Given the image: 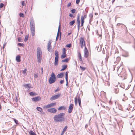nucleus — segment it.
<instances>
[{
	"label": "nucleus",
	"mask_w": 135,
	"mask_h": 135,
	"mask_svg": "<svg viewBox=\"0 0 135 135\" xmlns=\"http://www.w3.org/2000/svg\"><path fill=\"white\" fill-rule=\"evenodd\" d=\"M65 114L63 112L55 115L54 117L53 118L55 121L56 122H62L64 121H66L67 118L64 117Z\"/></svg>",
	"instance_id": "f257e3e1"
},
{
	"label": "nucleus",
	"mask_w": 135,
	"mask_h": 135,
	"mask_svg": "<svg viewBox=\"0 0 135 135\" xmlns=\"http://www.w3.org/2000/svg\"><path fill=\"white\" fill-rule=\"evenodd\" d=\"M37 55L38 62L39 63H41V60L42 56V52L41 49L38 47L37 49Z\"/></svg>",
	"instance_id": "f03ea898"
},
{
	"label": "nucleus",
	"mask_w": 135,
	"mask_h": 135,
	"mask_svg": "<svg viewBox=\"0 0 135 135\" xmlns=\"http://www.w3.org/2000/svg\"><path fill=\"white\" fill-rule=\"evenodd\" d=\"M56 80V78L55 73L54 72H52L49 80V84H51L54 83Z\"/></svg>",
	"instance_id": "7ed1b4c3"
},
{
	"label": "nucleus",
	"mask_w": 135,
	"mask_h": 135,
	"mask_svg": "<svg viewBox=\"0 0 135 135\" xmlns=\"http://www.w3.org/2000/svg\"><path fill=\"white\" fill-rule=\"evenodd\" d=\"M61 95L60 93H59L57 95H53L51 97L50 100H53L55 99H57Z\"/></svg>",
	"instance_id": "20e7f679"
},
{
	"label": "nucleus",
	"mask_w": 135,
	"mask_h": 135,
	"mask_svg": "<svg viewBox=\"0 0 135 135\" xmlns=\"http://www.w3.org/2000/svg\"><path fill=\"white\" fill-rule=\"evenodd\" d=\"M31 99L32 101L37 102L40 100L41 99V98L40 96H38L32 98Z\"/></svg>",
	"instance_id": "39448f33"
},
{
	"label": "nucleus",
	"mask_w": 135,
	"mask_h": 135,
	"mask_svg": "<svg viewBox=\"0 0 135 135\" xmlns=\"http://www.w3.org/2000/svg\"><path fill=\"white\" fill-rule=\"evenodd\" d=\"M35 27L34 20L33 18H31L30 22V27Z\"/></svg>",
	"instance_id": "423d86ee"
},
{
	"label": "nucleus",
	"mask_w": 135,
	"mask_h": 135,
	"mask_svg": "<svg viewBox=\"0 0 135 135\" xmlns=\"http://www.w3.org/2000/svg\"><path fill=\"white\" fill-rule=\"evenodd\" d=\"M85 47L84 56L85 58H87L88 56V51L86 47V46Z\"/></svg>",
	"instance_id": "0eeeda50"
},
{
	"label": "nucleus",
	"mask_w": 135,
	"mask_h": 135,
	"mask_svg": "<svg viewBox=\"0 0 135 135\" xmlns=\"http://www.w3.org/2000/svg\"><path fill=\"white\" fill-rule=\"evenodd\" d=\"M47 111L52 113H55L57 111V110L55 108H49L47 109Z\"/></svg>",
	"instance_id": "6e6552de"
},
{
	"label": "nucleus",
	"mask_w": 135,
	"mask_h": 135,
	"mask_svg": "<svg viewBox=\"0 0 135 135\" xmlns=\"http://www.w3.org/2000/svg\"><path fill=\"white\" fill-rule=\"evenodd\" d=\"M73 105L72 104H71L70 105L69 109H68V113H71L73 110Z\"/></svg>",
	"instance_id": "1a4fd4ad"
},
{
	"label": "nucleus",
	"mask_w": 135,
	"mask_h": 135,
	"mask_svg": "<svg viewBox=\"0 0 135 135\" xmlns=\"http://www.w3.org/2000/svg\"><path fill=\"white\" fill-rule=\"evenodd\" d=\"M51 40H50L48 42V43L47 50L49 51H50V49H51Z\"/></svg>",
	"instance_id": "9d476101"
},
{
	"label": "nucleus",
	"mask_w": 135,
	"mask_h": 135,
	"mask_svg": "<svg viewBox=\"0 0 135 135\" xmlns=\"http://www.w3.org/2000/svg\"><path fill=\"white\" fill-rule=\"evenodd\" d=\"M80 44H84L85 46V41L83 37H81L80 39Z\"/></svg>",
	"instance_id": "9b49d317"
},
{
	"label": "nucleus",
	"mask_w": 135,
	"mask_h": 135,
	"mask_svg": "<svg viewBox=\"0 0 135 135\" xmlns=\"http://www.w3.org/2000/svg\"><path fill=\"white\" fill-rule=\"evenodd\" d=\"M30 30L32 36H34L35 34V27H30Z\"/></svg>",
	"instance_id": "f8f14e48"
},
{
	"label": "nucleus",
	"mask_w": 135,
	"mask_h": 135,
	"mask_svg": "<svg viewBox=\"0 0 135 135\" xmlns=\"http://www.w3.org/2000/svg\"><path fill=\"white\" fill-rule=\"evenodd\" d=\"M64 76V73L63 72L61 73L58 74L57 76V77L58 78H62Z\"/></svg>",
	"instance_id": "ddd939ff"
},
{
	"label": "nucleus",
	"mask_w": 135,
	"mask_h": 135,
	"mask_svg": "<svg viewBox=\"0 0 135 135\" xmlns=\"http://www.w3.org/2000/svg\"><path fill=\"white\" fill-rule=\"evenodd\" d=\"M24 86L26 88H28L29 89H30L31 87V85L30 84H23Z\"/></svg>",
	"instance_id": "4468645a"
},
{
	"label": "nucleus",
	"mask_w": 135,
	"mask_h": 135,
	"mask_svg": "<svg viewBox=\"0 0 135 135\" xmlns=\"http://www.w3.org/2000/svg\"><path fill=\"white\" fill-rule=\"evenodd\" d=\"M21 56L20 55H17L16 57V61L18 62H20L21 61Z\"/></svg>",
	"instance_id": "2eb2a0df"
},
{
	"label": "nucleus",
	"mask_w": 135,
	"mask_h": 135,
	"mask_svg": "<svg viewBox=\"0 0 135 135\" xmlns=\"http://www.w3.org/2000/svg\"><path fill=\"white\" fill-rule=\"evenodd\" d=\"M122 56L124 57H128L129 56L128 53V52L124 51L122 55Z\"/></svg>",
	"instance_id": "dca6fc26"
},
{
	"label": "nucleus",
	"mask_w": 135,
	"mask_h": 135,
	"mask_svg": "<svg viewBox=\"0 0 135 135\" xmlns=\"http://www.w3.org/2000/svg\"><path fill=\"white\" fill-rule=\"evenodd\" d=\"M55 58H59V52H58L56 50H55Z\"/></svg>",
	"instance_id": "f3484780"
},
{
	"label": "nucleus",
	"mask_w": 135,
	"mask_h": 135,
	"mask_svg": "<svg viewBox=\"0 0 135 135\" xmlns=\"http://www.w3.org/2000/svg\"><path fill=\"white\" fill-rule=\"evenodd\" d=\"M60 25H59V27H58V32H57L60 33V39H59L60 40H61V32L60 31Z\"/></svg>",
	"instance_id": "a211bd4d"
},
{
	"label": "nucleus",
	"mask_w": 135,
	"mask_h": 135,
	"mask_svg": "<svg viewBox=\"0 0 135 135\" xmlns=\"http://www.w3.org/2000/svg\"><path fill=\"white\" fill-rule=\"evenodd\" d=\"M68 128V126H65L64 128L63 129L62 132L61 134L60 135H63L64 134V132H65V131H66V130Z\"/></svg>",
	"instance_id": "6ab92c4d"
},
{
	"label": "nucleus",
	"mask_w": 135,
	"mask_h": 135,
	"mask_svg": "<svg viewBox=\"0 0 135 135\" xmlns=\"http://www.w3.org/2000/svg\"><path fill=\"white\" fill-rule=\"evenodd\" d=\"M58 59L59 58H55V62L54 64L55 66H56L58 65Z\"/></svg>",
	"instance_id": "aec40b11"
},
{
	"label": "nucleus",
	"mask_w": 135,
	"mask_h": 135,
	"mask_svg": "<svg viewBox=\"0 0 135 135\" xmlns=\"http://www.w3.org/2000/svg\"><path fill=\"white\" fill-rule=\"evenodd\" d=\"M36 109L38 111L41 112L42 114H44V113L42 112V109L41 108L38 107L36 108Z\"/></svg>",
	"instance_id": "412c9836"
},
{
	"label": "nucleus",
	"mask_w": 135,
	"mask_h": 135,
	"mask_svg": "<svg viewBox=\"0 0 135 135\" xmlns=\"http://www.w3.org/2000/svg\"><path fill=\"white\" fill-rule=\"evenodd\" d=\"M28 132L30 135H36V133L32 130Z\"/></svg>",
	"instance_id": "4be33fe9"
},
{
	"label": "nucleus",
	"mask_w": 135,
	"mask_h": 135,
	"mask_svg": "<svg viewBox=\"0 0 135 135\" xmlns=\"http://www.w3.org/2000/svg\"><path fill=\"white\" fill-rule=\"evenodd\" d=\"M66 108L64 106H61L59 107L57 109L59 110H60L62 109L65 110Z\"/></svg>",
	"instance_id": "5701e85b"
},
{
	"label": "nucleus",
	"mask_w": 135,
	"mask_h": 135,
	"mask_svg": "<svg viewBox=\"0 0 135 135\" xmlns=\"http://www.w3.org/2000/svg\"><path fill=\"white\" fill-rule=\"evenodd\" d=\"M29 94L30 96H35L37 95L36 93L33 91L30 92L29 93Z\"/></svg>",
	"instance_id": "b1692460"
},
{
	"label": "nucleus",
	"mask_w": 135,
	"mask_h": 135,
	"mask_svg": "<svg viewBox=\"0 0 135 135\" xmlns=\"http://www.w3.org/2000/svg\"><path fill=\"white\" fill-rule=\"evenodd\" d=\"M69 59L68 58H66L64 60H63L61 61V62H68Z\"/></svg>",
	"instance_id": "393cba45"
},
{
	"label": "nucleus",
	"mask_w": 135,
	"mask_h": 135,
	"mask_svg": "<svg viewBox=\"0 0 135 135\" xmlns=\"http://www.w3.org/2000/svg\"><path fill=\"white\" fill-rule=\"evenodd\" d=\"M77 23V27L78 28V31H79L80 30V21H76Z\"/></svg>",
	"instance_id": "a878e982"
},
{
	"label": "nucleus",
	"mask_w": 135,
	"mask_h": 135,
	"mask_svg": "<svg viewBox=\"0 0 135 135\" xmlns=\"http://www.w3.org/2000/svg\"><path fill=\"white\" fill-rule=\"evenodd\" d=\"M78 57L80 61H82V59L81 57V54L79 52H78Z\"/></svg>",
	"instance_id": "bb28decb"
},
{
	"label": "nucleus",
	"mask_w": 135,
	"mask_h": 135,
	"mask_svg": "<svg viewBox=\"0 0 135 135\" xmlns=\"http://www.w3.org/2000/svg\"><path fill=\"white\" fill-rule=\"evenodd\" d=\"M78 101L79 105L80 107L81 103L80 98L79 97H78Z\"/></svg>",
	"instance_id": "cd10ccee"
},
{
	"label": "nucleus",
	"mask_w": 135,
	"mask_h": 135,
	"mask_svg": "<svg viewBox=\"0 0 135 135\" xmlns=\"http://www.w3.org/2000/svg\"><path fill=\"white\" fill-rule=\"evenodd\" d=\"M75 21L74 20L73 21H70L69 23V25L70 26H73V24L75 22Z\"/></svg>",
	"instance_id": "c85d7f7f"
},
{
	"label": "nucleus",
	"mask_w": 135,
	"mask_h": 135,
	"mask_svg": "<svg viewBox=\"0 0 135 135\" xmlns=\"http://www.w3.org/2000/svg\"><path fill=\"white\" fill-rule=\"evenodd\" d=\"M115 92L116 93H118L119 92V89L117 87H115V88H114Z\"/></svg>",
	"instance_id": "c756f323"
},
{
	"label": "nucleus",
	"mask_w": 135,
	"mask_h": 135,
	"mask_svg": "<svg viewBox=\"0 0 135 135\" xmlns=\"http://www.w3.org/2000/svg\"><path fill=\"white\" fill-rule=\"evenodd\" d=\"M62 54H66V49L65 48H64L62 49Z\"/></svg>",
	"instance_id": "7c9ffc66"
},
{
	"label": "nucleus",
	"mask_w": 135,
	"mask_h": 135,
	"mask_svg": "<svg viewBox=\"0 0 135 135\" xmlns=\"http://www.w3.org/2000/svg\"><path fill=\"white\" fill-rule=\"evenodd\" d=\"M78 102V98L77 99V98H75V103L76 105L77 104Z\"/></svg>",
	"instance_id": "2f4dec72"
},
{
	"label": "nucleus",
	"mask_w": 135,
	"mask_h": 135,
	"mask_svg": "<svg viewBox=\"0 0 135 135\" xmlns=\"http://www.w3.org/2000/svg\"><path fill=\"white\" fill-rule=\"evenodd\" d=\"M117 123L119 126L120 125V124H122V126H123V122L122 120L120 121V122H119V123L117 122Z\"/></svg>",
	"instance_id": "473e14b6"
},
{
	"label": "nucleus",
	"mask_w": 135,
	"mask_h": 135,
	"mask_svg": "<svg viewBox=\"0 0 135 135\" xmlns=\"http://www.w3.org/2000/svg\"><path fill=\"white\" fill-rule=\"evenodd\" d=\"M66 56V54H62L61 56V59H64L65 58Z\"/></svg>",
	"instance_id": "72a5a7b5"
},
{
	"label": "nucleus",
	"mask_w": 135,
	"mask_h": 135,
	"mask_svg": "<svg viewBox=\"0 0 135 135\" xmlns=\"http://www.w3.org/2000/svg\"><path fill=\"white\" fill-rule=\"evenodd\" d=\"M27 70L26 69L23 70L22 71V73L23 74L25 75H26L27 74V73L26 72V71Z\"/></svg>",
	"instance_id": "f704fd0d"
},
{
	"label": "nucleus",
	"mask_w": 135,
	"mask_h": 135,
	"mask_svg": "<svg viewBox=\"0 0 135 135\" xmlns=\"http://www.w3.org/2000/svg\"><path fill=\"white\" fill-rule=\"evenodd\" d=\"M89 17H90V19H91L93 20V15L92 13H90L89 15Z\"/></svg>",
	"instance_id": "c9c22d12"
},
{
	"label": "nucleus",
	"mask_w": 135,
	"mask_h": 135,
	"mask_svg": "<svg viewBox=\"0 0 135 135\" xmlns=\"http://www.w3.org/2000/svg\"><path fill=\"white\" fill-rule=\"evenodd\" d=\"M56 104V103L55 102V103H51L49 104L50 105V107H51V106H54V105H55Z\"/></svg>",
	"instance_id": "e433bc0d"
},
{
	"label": "nucleus",
	"mask_w": 135,
	"mask_h": 135,
	"mask_svg": "<svg viewBox=\"0 0 135 135\" xmlns=\"http://www.w3.org/2000/svg\"><path fill=\"white\" fill-rule=\"evenodd\" d=\"M28 35H26L25 36V39H24V41H26L28 39Z\"/></svg>",
	"instance_id": "4c0bfd02"
},
{
	"label": "nucleus",
	"mask_w": 135,
	"mask_h": 135,
	"mask_svg": "<svg viewBox=\"0 0 135 135\" xmlns=\"http://www.w3.org/2000/svg\"><path fill=\"white\" fill-rule=\"evenodd\" d=\"M80 68L83 71H84L86 69L85 67H82L81 66H80Z\"/></svg>",
	"instance_id": "58836bf2"
},
{
	"label": "nucleus",
	"mask_w": 135,
	"mask_h": 135,
	"mask_svg": "<svg viewBox=\"0 0 135 135\" xmlns=\"http://www.w3.org/2000/svg\"><path fill=\"white\" fill-rule=\"evenodd\" d=\"M65 80H67V79H68V73L67 72H66L65 73Z\"/></svg>",
	"instance_id": "ea45409f"
},
{
	"label": "nucleus",
	"mask_w": 135,
	"mask_h": 135,
	"mask_svg": "<svg viewBox=\"0 0 135 135\" xmlns=\"http://www.w3.org/2000/svg\"><path fill=\"white\" fill-rule=\"evenodd\" d=\"M19 16L20 17H23L24 16V15L23 13H20L19 14Z\"/></svg>",
	"instance_id": "a19ab883"
},
{
	"label": "nucleus",
	"mask_w": 135,
	"mask_h": 135,
	"mask_svg": "<svg viewBox=\"0 0 135 135\" xmlns=\"http://www.w3.org/2000/svg\"><path fill=\"white\" fill-rule=\"evenodd\" d=\"M17 45L23 47L24 46V44L23 43H18L17 44Z\"/></svg>",
	"instance_id": "79ce46f5"
},
{
	"label": "nucleus",
	"mask_w": 135,
	"mask_h": 135,
	"mask_svg": "<svg viewBox=\"0 0 135 135\" xmlns=\"http://www.w3.org/2000/svg\"><path fill=\"white\" fill-rule=\"evenodd\" d=\"M62 67L64 69H65L67 68L68 67V65H67L64 64L62 66Z\"/></svg>",
	"instance_id": "37998d69"
},
{
	"label": "nucleus",
	"mask_w": 135,
	"mask_h": 135,
	"mask_svg": "<svg viewBox=\"0 0 135 135\" xmlns=\"http://www.w3.org/2000/svg\"><path fill=\"white\" fill-rule=\"evenodd\" d=\"M76 9H73L71 10V11L72 13H74L76 12Z\"/></svg>",
	"instance_id": "c03bdc74"
},
{
	"label": "nucleus",
	"mask_w": 135,
	"mask_h": 135,
	"mask_svg": "<svg viewBox=\"0 0 135 135\" xmlns=\"http://www.w3.org/2000/svg\"><path fill=\"white\" fill-rule=\"evenodd\" d=\"M80 21V16L79 14H78L76 21Z\"/></svg>",
	"instance_id": "a18cd8bd"
},
{
	"label": "nucleus",
	"mask_w": 135,
	"mask_h": 135,
	"mask_svg": "<svg viewBox=\"0 0 135 135\" xmlns=\"http://www.w3.org/2000/svg\"><path fill=\"white\" fill-rule=\"evenodd\" d=\"M13 120L16 124H18V121L16 119L14 118Z\"/></svg>",
	"instance_id": "49530a36"
},
{
	"label": "nucleus",
	"mask_w": 135,
	"mask_h": 135,
	"mask_svg": "<svg viewBox=\"0 0 135 135\" xmlns=\"http://www.w3.org/2000/svg\"><path fill=\"white\" fill-rule=\"evenodd\" d=\"M59 33H59V32L57 33V36H56V41H57V40L58 39Z\"/></svg>",
	"instance_id": "de8ad7c7"
},
{
	"label": "nucleus",
	"mask_w": 135,
	"mask_h": 135,
	"mask_svg": "<svg viewBox=\"0 0 135 135\" xmlns=\"http://www.w3.org/2000/svg\"><path fill=\"white\" fill-rule=\"evenodd\" d=\"M71 44H68L66 45V46L69 48H70L71 47Z\"/></svg>",
	"instance_id": "09e8293b"
},
{
	"label": "nucleus",
	"mask_w": 135,
	"mask_h": 135,
	"mask_svg": "<svg viewBox=\"0 0 135 135\" xmlns=\"http://www.w3.org/2000/svg\"><path fill=\"white\" fill-rule=\"evenodd\" d=\"M120 25H122V26H126L125 25H123L120 23H117V26H119Z\"/></svg>",
	"instance_id": "8fccbe9b"
},
{
	"label": "nucleus",
	"mask_w": 135,
	"mask_h": 135,
	"mask_svg": "<svg viewBox=\"0 0 135 135\" xmlns=\"http://www.w3.org/2000/svg\"><path fill=\"white\" fill-rule=\"evenodd\" d=\"M18 41L19 42H22V41L21 37H19L18 38Z\"/></svg>",
	"instance_id": "3c124183"
},
{
	"label": "nucleus",
	"mask_w": 135,
	"mask_h": 135,
	"mask_svg": "<svg viewBox=\"0 0 135 135\" xmlns=\"http://www.w3.org/2000/svg\"><path fill=\"white\" fill-rule=\"evenodd\" d=\"M6 44H7V43L6 42H5L3 44V49H4V48H5V46H6Z\"/></svg>",
	"instance_id": "603ef678"
},
{
	"label": "nucleus",
	"mask_w": 135,
	"mask_h": 135,
	"mask_svg": "<svg viewBox=\"0 0 135 135\" xmlns=\"http://www.w3.org/2000/svg\"><path fill=\"white\" fill-rule=\"evenodd\" d=\"M60 90V89L59 88V87H57V89L55 90V92H56Z\"/></svg>",
	"instance_id": "864d4df0"
},
{
	"label": "nucleus",
	"mask_w": 135,
	"mask_h": 135,
	"mask_svg": "<svg viewBox=\"0 0 135 135\" xmlns=\"http://www.w3.org/2000/svg\"><path fill=\"white\" fill-rule=\"evenodd\" d=\"M69 16L70 17H73V18H74L75 17V16H74L73 14H72V13H70L69 14Z\"/></svg>",
	"instance_id": "5fc2aeb1"
},
{
	"label": "nucleus",
	"mask_w": 135,
	"mask_h": 135,
	"mask_svg": "<svg viewBox=\"0 0 135 135\" xmlns=\"http://www.w3.org/2000/svg\"><path fill=\"white\" fill-rule=\"evenodd\" d=\"M4 4L3 3H1L0 4V8H1L3 7L4 6Z\"/></svg>",
	"instance_id": "6e6d98bb"
},
{
	"label": "nucleus",
	"mask_w": 135,
	"mask_h": 135,
	"mask_svg": "<svg viewBox=\"0 0 135 135\" xmlns=\"http://www.w3.org/2000/svg\"><path fill=\"white\" fill-rule=\"evenodd\" d=\"M21 3L22 6H25V2L24 1H22L21 2Z\"/></svg>",
	"instance_id": "4d7b16f0"
},
{
	"label": "nucleus",
	"mask_w": 135,
	"mask_h": 135,
	"mask_svg": "<svg viewBox=\"0 0 135 135\" xmlns=\"http://www.w3.org/2000/svg\"><path fill=\"white\" fill-rule=\"evenodd\" d=\"M64 80H60V82H59L61 84H63L64 83Z\"/></svg>",
	"instance_id": "13d9d810"
},
{
	"label": "nucleus",
	"mask_w": 135,
	"mask_h": 135,
	"mask_svg": "<svg viewBox=\"0 0 135 135\" xmlns=\"http://www.w3.org/2000/svg\"><path fill=\"white\" fill-rule=\"evenodd\" d=\"M66 80V85L68 86V79H67V80Z\"/></svg>",
	"instance_id": "bf43d9fd"
},
{
	"label": "nucleus",
	"mask_w": 135,
	"mask_h": 135,
	"mask_svg": "<svg viewBox=\"0 0 135 135\" xmlns=\"http://www.w3.org/2000/svg\"><path fill=\"white\" fill-rule=\"evenodd\" d=\"M80 0H76V3L77 4H78L79 3Z\"/></svg>",
	"instance_id": "052dcab7"
},
{
	"label": "nucleus",
	"mask_w": 135,
	"mask_h": 135,
	"mask_svg": "<svg viewBox=\"0 0 135 135\" xmlns=\"http://www.w3.org/2000/svg\"><path fill=\"white\" fill-rule=\"evenodd\" d=\"M71 2H69L67 6V7H69L71 6Z\"/></svg>",
	"instance_id": "680f3d73"
},
{
	"label": "nucleus",
	"mask_w": 135,
	"mask_h": 135,
	"mask_svg": "<svg viewBox=\"0 0 135 135\" xmlns=\"http://www.w3.org/2000/svg\"><path fill=\"white\" fill-rule=\"evenodd\" d=\"M132 47L134 49L135 51V40L134 43V45L132 46Z\"/></svg>",
	"instance_id": "e2e57ef3"
},
{
	"label": "nucleus",
	"mask_w": 135,
	"mask_h": 135,
	"mask_svg": "<svg viewBox=\"0 0 135 135\" xmlns=\"http://www.w3.org/2000/svg\"><path fill=\"white\" fill-rule=\"evenodd\" d=\"M38 77V75L37 74H34V77L35 78H37Z\"/></svg>",
	"instance_id": "0e129e2a"
},
{
	"label": "nucleus",
	"mask_w": 135,
	"mask_h": 135,
	"mask_svg": "<svg viewBox=\"0 0 135 135\" xmlns=\"http://www.w3.org/2000/svg\"><path fill=\"white\" fill-rule=\"evenodd\" d=\"M87 16V14H85L84 15V16H83V17L84 18H86Z\"/></svg>",
	"instance_id": "69168bd1"
},
{
	"label": "nucleus",
	"mask_w": 135,
	"mask_h": 135,
	"mask_svg": "<svg viewBox=\"0 0 135 135\" xmlns=\"http://www.w3.org/2000/svg\"><path fill=\"white\" fill-rule=\"evenodd\" d=\"M45 107L46 108H49V107H50V105L49 104H48V105H47Z\"/></svg>",
	"instance_id": "338daca9"
},
{
	"label": "nucleus",
	"mask_w": 135,
	"mask_h": 135,
	"mask_svg": "<svg viewBox=\"0 0 135 135\" xmlns=\"http://www.w3.org/2000/svg\"><path fill=\"white\" fill-rule=\"evenodd\" d=\"M41 74H43V68H41Z\"/></svg>",
	"instance_id": "774afa93"
}]
</instances>
